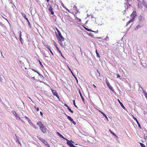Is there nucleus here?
<instances>
[{"label": "nucleus", "instance_id": "obj_1", "mask_svg": "<svg viewBox=\"0 0 147 147\" xmlns=\"http://www.w3.org/2000/svg\"><path fill=\"white\" fill-rule=\"evenodd\" d=\"M57 31L58 35H59V36H58V38L61 41H64V38L62 36L61 34L60 31L57 29Z\"/></svg>", "mask_w": 147, "mask_h": 147}, {"label": "nucleus", "instance_id": "obj_2", "mask_svg": "<svg viewBox=\"0 0 147 147\" xmlns=\"http://www.w3.org/2000/svg\"><path fill=\"white\" fill-rule=\"evenodd\" d=\"M40 129L41 130V131L44 133H45L47 132V129L45 126L44 125L42 126L40 128Z\"/></svg>", "mask_w": 147, "mask_h": 147}, {"label": "nucleus", "instance_id": "obj_3", "mask_svg": "<svg viewBox=\"0 0 147 147\" xmlns=\"http://www.w3.org/2000/svg\"><path fill=\"white\" fill-rule=\"evenodd\" d=\"M40 140L42 142L45 144L48 147H49L50 146V145L45 140H44L42 138H41L40 139Z\"/></svg>", "mask_w": 147, "mask_h": 147}, {"label": "nucleus", "instance_id": "obj_4", "mask_svg": "<svg viewBox=\"0 0 147 147\" xmlns=\"http://www.w3.org/2000/svg\"><path fill=\"white\" fill-rule=\"evenodd\" d=\"M65 115L67 117V118L70 121H71L72 123L74 125H75L76 124V123L74 121L73 119L70 117V116L67 115L66 114H65Z\"/></svg>", "mask_w": 147, "mask_h": 147}, {"label": "nucleus", "instance_id": "obj_5", "mask_svg": "<svg viewBox=\"0 0 147 147\" xmlns=\"http://www.w3.org/2000/svg\"><path fill=\"white\" fill-rule=\"evenodd\" d=\"M106 83L108 86V87H109V88L113 92V87L111 86V85H110V83L109 82L106 81Z\"/></svg>", "mask_w": 147, "mask_h": 147}, {"label": "nucleus", "instance_id": "obj_6", "mask_svg": "<svg viewBox=\"0 0 147 147\" xmlns=\"http://www.w3.org/2000/svg\"><path fill=\"white\" fill-rule=\"evenodd\" d=\"M74 142L72 141L71 140H69V141H68V142H67V144L69 145L71 147H72L74 144L72 143H74Z\"/></svg>", "mask_w": 147, "mask_h": 147}, {"label": "nucleus", "instance_id": "obj_7", "mask_svg": "<svg viewBox=\"0 0 147 147\" xmlns=\"http://www.w3.org/2000/svg\"><path fill=\"white\" fill-rule=\"evenodd\" d=\"M13 113V115L15 116L16 118H19V119H20V120L22 121V120L20 119L19 116L16 114V113L14 111H12Z\"/></svg>", "mask_w": 147, "mask_h": 147}, {"label": "nucleus", "instance_id": "obj_8", "mask_svg": "<svg viewBox=\"0 0 147 147\" xmlns=\"http://www.w3.org/2000/svg\"><path fill=\"white\" fill-rule=\"evenodd\" d=\"M136 12L135 11H134L132 13V14L131 15V17L132 18V19H133L134 20V18L136 16Z\"/></svg>", "mask_w": 147, "mask_h": 147}, {"label": "nucleus", "instance_id": "obj_9", "mask_svg": "<svg viewBox=\"0 0 147 147\" xmlns=\"http://www.w3.org/2000/svg\"><path fill=\"white\" fill-rule=\"evenodd\" d=\"M52 91L53 93V95H54L56 96H57V97L59 98V97L58 95L57 92L55 91V90H52Z\"/></svg>", "mask_w": 147, "mask_h": 147}, {"label": "nucleus", "instance_id": "obj_10", "mask_svg": "<svg viewBox=\"0 0 147 147\" xmlns=\"http://www.w3.org/2000/svg\"><path fill=\"white\" fill-rule=\"evenodd\" d=\"M133 118H134V120L136 121L137 123L138 124V125L139 127L140 128H141L140 124L138 122V120H137V119L134 116L133 117Z\"/></svg>", "mask_w": 147, "mask_h": 147}, {"label": "nucleus", "instance_id": "obj_11", "mask_svg": "<svg viewBox=\"0 0 147 147\" xmlns=\"http://www.w3.org/2000/svg\"><path fill=\"white\" fill-rule=\"evenodd\" d=\"M49 10L51 13V12L53 11V8H52L51 6V5L49 4Z\"/></svg>", "mask_w": 147, "mask_h": 147}, {"label": "nucleus", "instance_id": "obj_12", "mask_svg": "<svg viewBox=\"0 0 147 147\" xmlns=\"http://www.w3.org/2000/svg\"><path fill=\"white\" fill-rule=\"evenodd\" d=\"M143 19V16L141 15H140L138 17V20L140 21H142V19Z\"/></svg>", "mask_w": 147, "mask_h": 147}, {"label": "nucleus", "instance_id": "obj_13", "mask_svg": "<svg viewBox=\"0 0 147 147\" xmlns=\"http://www.w3.org/2000/svg\"><path fill=\"white\" fill-rule=\"evenodd\" d=\"M118 102L121 105V107L125 110V107H124V106H123V104L119 100V99H118Z\"/></svg>", "mask_w": 147, "mask_h": 147}, {"label": "nucleus", "instance_id": "obj_14", "mask_svg": "<svg viewBox=\"0 0 147 147\" xmlns=\"http://www.w3.org/2000/svg\"><path fill=\"white\" fill-rule=\"evenodd\" d=\"M37 124L39 126L40 128V127H41L44 125L40 121L38 122L37 123Z\"/></svg>", "mask_w": 147, "mask_h": 147}, {"label": "nucleus", "instance_id": "obj_15", "mask_svg": "<svg viewBox=\"0 0 147 147\" xmlns=\"http://www.w3.org/2000/svg\"><path fill=\"white\" fill-rule=\"evenodd\" d=\"M78 91H79V93L80 95V96L82 99V100H83V102H84V98H83V96H82V94H81V93L80 92V89H79L78 90Z\"/></svg>", "mask_w": 147, "mask_h": 147}, {"label": "nucleus", "instance_id": "obj_16", "mask_svg": "<svg viewBox=\"0 0 147 147\" xmlns=\"http://www.w3.org/2000/svg\"><path fill=\"white\" fill-rule=\"evenodd\" d=\"M57 134L61 138H63V139H64V138L63 136L59 132H57Z\"/></svg>", "mask_w": 147, "mask_h": 147}, {"label": "nucleus", "instance_id": "obj_17", "mask_svg": "<svg viewBox=\"0 0 147 147\" xmlns=\"http://www.w3.org/2000/svg\"><path fill=\"white\" fill-rule=\"evenodd\" d=\"M141 88L142 91H143V92H144V93L145 96L146 98H147V93H146V92H145V91L144 89H143V88L142 87H141Z\"/></svg>", "mask_w": 147, "mask_h": 147}, {"label": "nucleus", "instance_id": "obj_18", "mask_svg": "<svg viewBox=\"0 0 147 147\" xmlns=\"http://www.w3.org/2000/svg\"><path fill=\"white\" fill-rule=\"evenodd\" d=\"M21 44H22L24 42L22 38L21 37L19 36Z\"/></svg>", "mask_w": 147, "mask_h": 147}, {"label": "nucleus", "instance_id": "obj_19", "mask_svg": "<svg viewBox=\"0 0 147 147\" xmlns=\"http://www.w3.org/2000/svg\"><path fill=\"white\" fill-rule=\"evenodd\" d=\"M109 131L114 136L116 137L117 138H118V137L116 136L115 134V133H114L111 130V129H109Z\"/></svg>", "mask_w": 147, "mask_h": 147}, {"label": "nucleus", "instance_id": "obj_20", "mask_svg": "<svg viewBox=\"0 0 147 147\" xmlns=\"http://www.w3.org/2000/svg\"><path fill=\"white\" fill-rule=\"evenodd\" d=\"M15 136H16V142H18V143H19V144H21L20 143V142H19V138H18V137H17L16 136V135L15 134Z\"/></svg>", "mask_w": 147, "mask_h": 147}, {"label": "nucleus", "instance_id": "obj_21", "mask_svg": "<svg viewBox=\"0 0 147 147\" xmlns=\"http://www.w3.org/2000/svg\"><path fill=\"white\" fill-rule=\"evenodd\" d=\"M54 45H55V46L56 48L57 49V50L58 51H59L60 52V53H61L60 51L59 50V48H58V47H57V45H56V43H55Z\"/></svg>", "mask_w": 147, "mask_h": 147}, {"label": "nucleus", "instance_id": "obj_22", "mask_svg": "<svg viewBox=\"0 0 147 147\" xmlns=\"http://www.w3.org/2000/svg\"><path fill=\"white\" fill-rule=\"evenodd\" d=\"M100 112L101 113H102L103 114V115L104 116H105V118L107 120V121H108V119L107 117L106 116V115L102 112H101V111H100Z\"/></svg>", "mask_w": 147, "mask_h": 147}, {"label": "nucleus", "instance_id": "obj_23", "mask_svg": "<svg viewBox=\"0 0 147 147\" xmlns=\"http://www.w3.org/2000/svg\"><path fill=\"white\" fill-rule=\"evenodd\" d=\"M133 19H131L130 20L129 22H127V24L126 25V26H127L128 24H129L131 22H133Z\"/></svg>", "mask_w": 147, "mask_h": 147}, {"label": "nucleus", "instance_id": "obj_24", "mask_svg": "<svg viewBox=\"0 0 147 147\" xmlns=\"http://www.w3.org/2000/svg\"><path fill=\"white\" fill-rule=\"evenodd\" d=\"M67 109L69 110V111L71 113H73V111H72L71 109L69 108V107H68L67 108Z\"/></svg>", "mask_w": 147, "mask_h": 147}, {"label": "nucleus", "instance_id": "obj_25", "mask_svg": "<svg viewBox=\"0 0 147 147\" xmlns=\"http://www.w3.org/2000/svg\"><path fill=\"white\" fill-rule=\"evenodd\" d=\"M85 29L86 30H87L88 31H89V32H94V31H93L91 30H90L88 28H85Z\"/></svg>", "mask_w": 147, "mask_h": 147}, {"label": "nucleus", "instance_id": "obj_26", "mask_svg": "<svg viewBox=\"0 0 147 147\" xmlns=\"http://www.w3.org/2000/svg\"><path fill=\"white\" fill-rule=\"evenodd\" d=\"M140 144L141 146L142 147H146V146L143 144L141 143H140Z\"/></svg>", "mask_w": 147, "mask_h": 147}, {"label": "nucleus", "instance_id": "obj_27", "mask_svg": "<svg viewBox=\"0 0 147 147\" xmlns=\"http://www.w3.org/2000/svg\"><path fill=\"white\" fill-rule=\"evenodd\" d=\"M96 54L97 57H100V55L98 53V52H97V51L96 49Z\"/></svg>", "mask_w": 147, "mask_h": 147}, {"label": "nucleus", "instance_id": "obj_28", "mask_svg": "<svg viewBox=\"0 0 147 147\" xmlns=\"http://www.w3.org/2000/svg\"><path fill=\"white\" fill-rule=\"evenodd\" d=\"M22 16L24 18H26V15L24 13H21Z\"/></svg>", "mask_w": 147, "mask_h": 147}, {"label": "nucleus", "instance_id": "obj_29", "mask_svg": "<svg viewBox=\"0 0 147 147\" xmlns=\"http://www.w3.org/2000/svg\"><path fill=\"white\" fill-rule=\"evenodd\" d=\"M38 61H39V63L41 67H43V66L42 65L41 62H40V60H38Z\"/></svg>", "mask_w": 147, "mask_h": 147}, {"label": "nucleus", "instance_id": "obj_30", "mask_svg": "<svg viewBox=\"0 0 147 147\" xmlns=\"http://www.w3.org/2000/svg\"><path fill=\"white\" fill-rule=\"evenodd\" d=\"M141 27V26L140 25H139L137 26L136 28H135V30H137L139 28H140Z\"/></svg>", "mask_w": 147, "mask_h": 147}, {"label": "nucleus", "instance_id": "obj_31", "mask_svg": "<svg viewBox=\"0 0 147 147\" xmlns=\"http://www.w3.org/2000/svg\"><path fill=\"white\" fill-rule=\"evenodd\" d=\"M142 65L144 66H146V64L145 63H142Z\"/></svg>", "mask_w": 147, "mask_h": 147}, {"label": "nucleus", "instance_id": "obj_32", "mask_svg": "<svg viewBox=\"0 0 147 147\" xmlns=\"http://www.w3.org/2000/svg\"><path fill=\"white\" fill-rule=\"evenodd\" d=\"M46 47H47V48L49 49V50H51V47H50L49 46V45H47L46 46Z\"/></svg>", "mask_w": 147, "mask_h": 147}, {"label": "nucleus", "instance_id": "obj_33", "mask_svg": "<svg viewBox=\"0 0 147 147\" xmlns=\"http://www.w3.org/2000/svg\"><path fill=\"white\" fill-rule=\"evenodd\" d=\"M73 104L74 106L76 108H78L76 106L75 100H73Z\"/></svg>", "mask_w": 147, "mask_h": 147}, {"label": "nucleus", "instance_id": "obj_34", "mask_svg": "<svg viewBox=\"0 0 147 147\" xmlns=\"http://www.w3.org/2000/svg\"><path fill=\"white\" fill-rule=\"evenodd\" d=\"M68 67L69 68V69L71 71V72L72 73V75H73L75 77V78L76 79V80H77V81H78L77 79V78H76V77L75 76L74 74H73V73H72V71H71V70L69 69V67Z\"/></svg>", "mask_w": 147, "mask_h": 147}, {"label": "nucleus", "instance_id": "obj_35", "mask_svg": "<svg viewBox=\"0 0 147 147\" xmlns=\"http://www.w3.org/2000/svg\"><path fill=\"white\" fill-rule=\"evenodd\" d=\"M18 33L20 34V36H22V34H21V31H19Z\"/></svg>", "mask_w": 147, "mask_h": 147}, {"label": "nucleus", "instance_id": "obj_36", "mask_svg": "<svg viewBox=\"0 0 147 147\" xmlns=\"http://www.w3.org/2000/svg\"><path fill=\"white\" fill-rule=\"evenodd\" d=\"M18 63L22 65V64H23L24 63L22 62L21 61H19Z\"/></svg>", "mask_w": 147, "mask_h": 147}, {"label": "nucleus", "instance_id": "obj_37", "mask_svg": "<svg viewBox=\"0 0 147 147\" xmlns=\"http://www.w3.org/2000/svg\"><path fill=\"white\" fill-rule=\"evenodd\" d=\"M27 22H28L29 26L30 27L31 26H30V22H29V20Z\"/></svg>", "mask_w": 147, "mask_h": 147}, {"label": "nucleus", "instance_id": "obj_38", "mask_svg": "<svg viewBox=\"0 0 147 147\" xmlns=\"http://www.w3.org/2000/svg\"><path fill=\"white\" fill-rule=\"evenodd\" d=\"M64 106H65V107H67V108H68V107H69L68 106V105H67L66 104H65V103L64 104Z\"/></svg>", "mask_w": 147, "mask_h": 147}, {"label": "nucleus", "instance_id": "obj_39", "mask_svg": "<svg viewBox=\"0 0 147 147\" xmlns=\"http://www.w3.org/2000/svg\"><path fill=\"white\" fill-rule=\"evenodd\" d=\"M25 118H26L28 119L29 120V121H30V120L26 116H25Z\"/></svg>", "mask_w": 147, "mask_h": 147}, {"label": "nucleus", "instance_id": "obj_40", "mask_svg": "<svg viewBox=\"0 0 147 147\" xmlns=\"http://www.w3.org/2000/svg\"><path fill=\"white\" fill-rule=\"evenodd\" d=\"M50 52H51V53L52 54V55H53V52L51 50H50Z\"/></svg>", "mask_w": 147, "mask_h": 147}, {"label": "nucleus", "instance_id": "obj_41", "mask_svg": "<svg viewBox=\"0 0 147 147\" xmlns=\"http://www.w3.org/2000/svg\"><path fill=\"white\" fill-rule=\"evenodd\" d=\"M120 76H119V74H117V78H118L119 77H120Z\"/></svg>", "mask_w": 147, "mask_h": 147}, {"label": "nucleus", "instance_id": "obj_42", "mask_svg": "<svg viewBox=\"0 0 147 147\" xmlns=\"http://www.w3.org/2000/svg\"><path fill=\"white\" fill-rule=\"evenodd\" d=\"M40 115L42 116L43 115L41 111H40Z\"/></svg>", "mask_w": 147, "mask_h": 147}, {"label": "nucleus", "instance_id": "obj_43", "mask_svg": "<svg viewBox=\"0 0 147 147\" xmlns=\"http://www.w3.org/2000/svg\"><path fill=\"white\" fill-rule=\"evenodd\" d=\"M36 110L37 111H39V109L38 107H37L36 108Z\"/></svg>", "mask_w": 147, "mask_h": 147}, {"label": "nucleus", "instance_id": "obj_44", "mask_svg": "<svg viewBox=\"0 0 147 147\" xmlns=\"http://www.w3.org/2000/svg\"><path fill=\"white\" fill-rule=\"evenodd\" d=\"M89 35H90V36H93V34H92L91 33H90V34H89Z\"/></svg>", "mask_w": 147, "mask_h": 147}, {"label": "nucleus", "instance_id": "obj_45", "mask_svg": "<svg viewBox=\"0 0 147 147\" xmlns=\"http://www.w3.org/2000/svg\"><path fill=\"white\" fill-rule=\"evenodd\" d=\"M36 72H37L38 73V74H39V75L40 76H41L42 75H41V74L40 73H39V72H38V71H36Z\"/></svg>", "mask_w": 147, "mask_h": 147}, {"label": "nucleus", "instance_id": "obj_46", "mask_svg": "<svg viewBox=\"0 0 147 147\" xmlns=\"http://www.w3.org/2000/svg\"><path fill=\"white\" fill-rule=\"evenodd\" d=\"M65 140H66L67 142H68V141H69V140H68V139H66L65 138H64V139Z\"/></svg>", "mask_w": 147, "mask_h": 147}, {"label": "nucleus", "instance_id": "obj_47", "mask_svg": "<svg viewBox=\"0 0 147 147\" xmlns=\"http://www.w3.org/2000/svg\"><path fill=\"white\" fill-rule=\"evenodd\" d=\"M51 13L52 15H53L54 14V12L53 11L51 12Z\"/></svg>", "mask_w": 147, "mask_h": 147}, {"label": "nucleus", "instance_id": "obj_48", "mask_svg": "<svg viewBox=\"0 0 147 147\" xmlns=\"http://www.w3.org/2000/svg\"><path fill=\"white\" fill-rule=\"evenodd\" d=\"M138 7L140 9H141L142 8V7L140 5V6H139L138 5Z\"/></svg>", "mask_w": 147, "mask_h": 147}, {"label": "nucleus", "instance_id": "obj_49", "mask_svg": "<svg viewBox=\"0 0 147 147\" xmlns=\"http://www.w3.org/2000/svg\"><path fill=\"white\" fill-rule=\"evenodd\" d=\"M62 42H61V41H60V42H59V44H60L61 45H62Z\"/></svg>", "mask_w": 147, "mask_h": 147}, {"label": "nucleus", "instance_id": "obj_50", "mask_svg": "<svg viewBox=\"0 0 147 147\" xmlns=\"http://www.w3.org/2000/svg\"><path fill=\"white\" fill-rule=\"evenodd\" d=\"M25 19L27 21L29 20L28 18H27L26 17L25 18Z\"/></svg>", "mask_w": 147, "mask_h": 147}, {"label": "nucleus", "instance_id": "obj_51", "mask_svg": "<svg viewBox=\"0 0 147 147\" xmlns=\"http://www.w3.org/2000/svg\"><path fill=\"white\" fill-rule=\"evenodd\" d=\"M143 3H144V4L145 5V4H146V3L143 1Z\"/></svg>", "mask_w": 147, "mask_h": 147}, {"label": "nucleus", "instance_id": "obj_52", "mask_svg": "<svg viewBox=\"0 0 147 147\" xmlns=\"http://www.w3.org/2000/svg\"><path fill=\"white\" fill-rule=\"evenodd\" d=\"M109 38V37L108 36H107L106 38V39H107V38Z\"/></svg>", "mask_w": 147, "mask_h": 147}, {"label": "nucleus", "instance_id": "obj_53", "mask_svg": "<svg viewBox=\"0 0 147 147\" xmlns=\"http://www.w3.org/2000/svg\"><path fill=\"white\" fill-rule=\"evenodd\" d=\"M93 86L95 87V88H96V86L94 84H93Z\"/></svg>", "mask_w": 147, "mask_h": 147}, {"label": "nucleus", "instance_id": "obj_54", "mask_svg": "<svg viewBox=\"0 0 147 147\" xmlns=\"http://www.w3.org/2000/svg\"><path fill=\"white\" fill-rule=\"evenodd\" d=\"M28 98H29V99H30L31 100V101H32V100H31V98L30 97H28Z\"/></svg>", "mask_w": 147, "mask_h": 147}, {"label": "nucleus", "instance_id": "obj_55", "mask_svg": "<svg viewBox=\"0 0 147 147\" xmlns=\"http://www.w3.org/2000/svg\"><path fill=\"white\" fill-rule=\"evenodd\" d=\"M79 47L80 48V50L81 52H82V49H81V48H80V47ZM81 53H82V52H81Z\"/></svg>", "mask_w": 147, "mask_h": 147}, {"label": "nucleus", "instance_id": "obj_56", "mask_svg": "<svg viewBox=\"0 0 147 147\" xmlns=\"http://www.w3.org/2000/svg\"><path fill=\"white\" fill-rule=\"evenodd\" d=\"M98 74H99V76H100V73L99 72H98Z\"/></svg>", "mask_w": 147, "mask_h": 147}, {"label": "nucleus", "instance_id": "obj_57", "mask_svg": "<svg viewBox=\"0 0 147 147\" xmlns=\"http://www.w3.org/2000/svg\"><path fill=\"white\" fill-rule=\"evenodd\" d=\"M32 70L36 72V71H35L33 69H32Z\"/></svg>", "mask_w": 147, "mask_h": 147}, {"label": "nucleus", "instance_id": "obj_58", "mask_svg": "<svg viewBox=\"0 0 147 147\" xmlns=\"http://www.w3.org/2000/svg\"><path fill=\"white\" fill-rule=\"evenodd\" d=\"M72 147H77L76 146H74V145L73 146H72Z\"/></svg>", "mask_w": 147, "mask_h": 147}, {"label": "nucleus", "instance_id": "obj_59", "mask_svg": "<svg viewBox=\"0 0 147 147\" xmlns=\"http://www.w3.org/2000/svg\"><path fill=\"white\" fill-rule=\"evenodd\" d=\"M0 101H1H1H2L1 99V98H0Z\"/></svg>", "mask_w": 147, "mask_h": 147}, {"label": "nucleus", "instance_id": "obj_60", "mask_svg": "<svg viewBox=\"0 0 147 147\" xmlns=\"http://www.w3.org/2000/svg\"><path fill=\"white\" fill-rule=\"evenodd\" d=\"M1 53L2 56H3V57H3V55H2V53L1 52Z\"/></svg>", "mask_w": 147, "mask_h": 147}, {"label": "nucleus", "instance_id": "obj_61", "mask_svg": "<svg viewBox=\"0 0 147 147\" xmlns=\"http://www.w3.org/2000/svg\"><path fill=\"white\" fill-rule=\"evenodd\" d=\"M50 0H47V2H48Z\"/></svg>", "mask_w": 147, "mask_h": 147}, {"label": "nucleus", "instance_id": "obj_62", "mask_svg": "<svg viewBox=\"0 0 147 147\" xmlns=\"http://www.w3.org/2000/svg\"><path fill=\"white\" fill-rule=\"evenodd\" d=\"M34 108L35 109H36V106H34Z\"/></svg>", "mask_w": 147, "mask_h": 147}, {"label": "nucleus", "instance_id": "obj_63", "mask_svg": "<svg viewBox=\"0 0 147 147\" xmlns=\"http://www.w3.org/2000/svg\"><path fill=\"white\" fill-rule=\"evenodd\" d=\"M32 78H33V79H35V78H34V77H33Z\"/></svg>", "mask_w": 147, "mask_h": 147}, {"label": "nucleus", "instance_id": "obj_64", "mask_svg": "<svg viewBox=\"0 0 147 147\" xmlns=\"http://www.w3.org/2000/svg\"><path fill=\"white\" fill-rule=\"evenodd\" d=\"M28 121L29 122L30 121H29V120H28Z\"/></svg>", "mask_w": 147, "mask_h": 147}]
</instances>
